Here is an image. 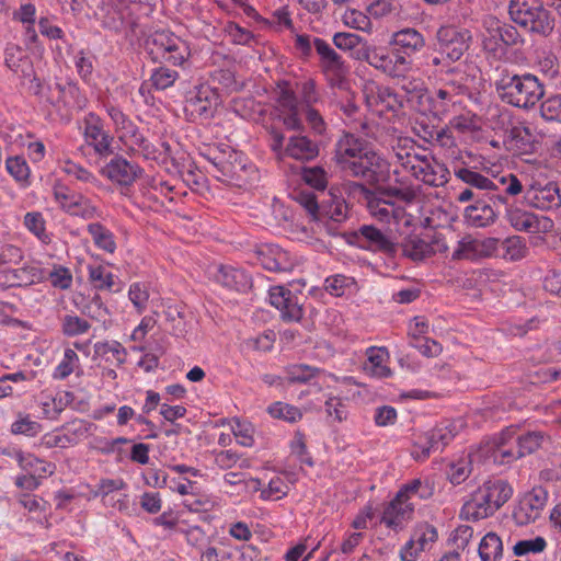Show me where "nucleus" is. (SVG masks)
Masks as SVG:
<instances>
[{"label":"nucleus","mask_w":561,"mask_h":561,"mask_svg":"<svg viewBox=\"0 0 561 561\" xmlns=\"http://www.w3.org/2000/svg\"><path fill=\"white\" fill-rule=\"evenodd\" d=\"M142 47L152 62L160 64L150 76L151 87L156 90L172 87L179 78V72L167 65L182 66L188 60L187 43L172 32L156 31L145 38Z\"/></svg>","instance_id":"1"},{"label":"nucleus","mask_w":561,"mask_h":561,"mask_svg":"<svg viewBox=\"0 0 561 561\" xmlns=\"http://www.w3.org/2000/svg\"><path fill=\"white\" fill-rule=\"evenodd\" d=\"M270 301L280 310L284 320L299 321L302 318V307L298 302V297L289 289L282 286L271 288Z\"/></svg>","instance_id":"14"},{"label":"nucleus","mask_w":561,"mask_h":561,"mask_svg":"<svg viewBox=\"0 0 561 561\" xmlns=\"http://www.w3.org/2000/svg\"><path fill=\"white\" fill-rule=\"evenodd\" d=\"M541 115L546 121L561 122V94L552 95L541 104Z\"/></svg>","instance_id":"52"},{"label":"nucleus","mask_w":561,"mask_h":561,"mask_svg":"<svg viewBox=\"0 0 561 561\" xmlns=\"http://www.w3.org/2000/svg\"><path fill=\"white\" fill-rule=\"evenodd\" d=\"M344 22L346 25L360 31H369L371 28L370 19L357 10H350L346 12L344 15Z\"/></svg>","instance_id":"59"},{"label":"nucleus","mask_w":561,"mask_h":561,"mask_svg":"<svg viewBox=\"0 0 561 561\" xmlns=\"http://www.w3.org/2000/svg\"><path fill=\"white\" fill-rule=\"evenodd\" d=\"M49 280L55 287L68 289L72 284V275L67 267L58 265L49 273Z\"/></svg>","instance_id":"58"},{"label":"nucleus","mask_w":561,"mask_h":561,"mask_svg":"<svg viewBox=\"0 0 561 561\" xmlns=\"http://www.w3.org/2000/svg\"><path fill=\"white\" fill-rule=\"evenodd\" d=\"M71 216H79L82 218L90 219L95 214V207L90 204V201L85 198L83 195L75 196V201H72L71 205H68V209L66 210Z\"/></svg>","instance_id":"49"},{"label":"nucleus","mask_w":561,"mask_h":561,"mask_svg":"<svg viewBox=\"0 0 561 561\" xmlns=\"http://www.w3.org/2000/svg\"><path fill=\"white\" fill-rule=\"evenodd\" d=\"M41 424L35 421H32L28 416L16 420L11 426V432L13 434H22L30 437L37 435L41 432Z\"/></svg>","instance_id":"57"},{"label":"nucleus","mask_w":561,"mask_h":561,"mask_svg":"<svg viewBox=\"0 0 561 561\" xmlns=\"http://www.w3.org/2000/svg\"><path fill=\"white\" fill-rule=\"evenodd\" d=\"M277 102L280 107L285 111L290 112L298 110V102L295 92L288 88V84L284 82L283 87L279 85Z\"/></svg>","instance_id":"61"},{"label":"nucleus","mask_w":561,"mask_h":561,"mask_svg":"<svg viewBox=\"0 0 561 561\" xmlns=\"http://www.w3.org/2000/svg\"><path fill=\"white\" fill-rule=\"evenodd\" d=\"M499 210L484 197L465 208V219L468 225L480 228L492 225L497 218Z\"/></svg>","instance_id":"20"},{"label":"nucleus","mask_w":561,"mask_h":561,"mask_svg":"<svg viewBox=\"0 0 561 561\" xmlns=\"http://www.w3.org/2000/svg\"><path fill=\"white\" fill-rule=\"evenodd\" d=\"M214 279L224 287L237 291H244L251 287V277L242 270L228 265H219Z\"/></svg>","instance_id":"22"},{"label":"nucleus","mask_w":561,"mask_h":561,"mask_svg":"<svg viewBox=\"0 0 561 561\" xmlns=\"http://www.w3.org/2000/svg\"><path fill=\"white\" fill-rule=\"evenodd\" d=\"M348 206L345 201H336L327 209L323 206V216H328L331 220L341 222L347 217Z\"/></svg>","instance_id":"64"},{"label":"nucleus","mask_w":561,"mask_h":561,"mask_svg":"<svg viewBox=\"0 0 561 561\" xmlns=\"http://www.w3.org/2000/svg\"><path fill=\"white\" fill-rule=\"evenodd\" d=\"M479 556L482 561H510L512 556H504L503 541L495 533H488L479 545Z\"/></svg>","instance_id":"30"},{"label":"nucleus","mask_w":561,"mask_h":561,"mask_svg":"<svg viewBox=\"0 0 561 561\" xmlns=\"http://www.w3.org/2000/svg\"><path fill=\"white\" fill-rule=\"evenodd\" d=\"M470 38L467 30H459L453 25L440 26L436 33L434 49L440 56H446V59L455 62L468 50Z\"/></svg>","instance_id":"6"},{"label":"nucleus","mask_w":561,"mask_h":561,"mask_svg":"<svg viewBox=\"0 0 561 561\" xmlns=\"http://www.w3.org/2000/svg\"><path fill=\"white\" fill-rule=\"evenodd\" d=\"M454 173L457 179L468 184L469 187L473 191H485V193L492 192V190L501 188V184H505L504 178L493 176V179H489L483 174L466 167L455 168Z\"/></svg>","instance_id":"21"},{"label":"nucleus","mask_w":561,"mask_h":561,"mask_svg":"<svg viewBox=\"0 0 561 561\" xmlns=\"http://www.w3.org/2000/svg\"><path fill=\"white\" fill-rule=\"evenodd\" d=\"M505 144L510 150L520 154L530 153L535 149V138L530 129L526 126H513L507 134Z\"/></svg>","instance_id":"27"},{"label":"nucleus","mask_w":561,"mask_h":561,"mask_svg":"<svg viewBox=\"0 0 561 561\" xmlns=\"http://www.w3.org/2000/svg\"><path fill=\"white\" fill-rule=\"evenodd\" d=\"M134 13L129 11V7L125 5L124 8L115 5V3L108 2L106 3V12L102 18V25L105 28L114 31L115 33H123L125 30V20L127 15Z\"/></svg>","instance_id":"31"},{"label":"nucleus","mask_w":561,"mask_h":561,"mask_svg":"<svg viewBox=\"0 0 561 561\" xmlns=\"http://www.w3.org/2000/svg\"><path fill=\"white\" fill-rule=\"evenodd\" d=\"M295 201L302 206L312 220H321L323 217V206H320L313 192L299 191L295 195Z\"/></svg>","instance_id":"38"},{"label":"nucleus","mask_w":561,"mask_h":561,"mask_svg":"<svg viewBox=\"0 0 561 561\" xmlns=\"http://www.w3.org/2000/svg\"><path fill=\"white\" fill-rule=\"evenodd\" d=\"M416 163L411 165V170L416 179L422 180L431 186H443L449 180V170L445 164L436 160H430L426 157L414 156Z\"/></svg>","instance_id":"11"},{"label":"nucleus","mask_w":561,"mask_h":561,"mask_svg":"<svg viewBox=\"0 0 561 561\" xmlns=\"http://www.w3.org/2000/svg\"><path fill=\"white\" fill-rule=\"evenodd\" d=\"M267 412L274 419L284 420L290 423H295L302 417V413L297 407L283 402H275L271 404L267 409Z\"/></svg>","instance_id":"43"},{"label":"nucleus","mask_w":561,"mask_h":561,"mask_svg":"<svg viewBox=\"0 0 561 561\" xmlns=\"http://www.w3.org/2000/svg\"><path fill=\"white\" fill-rule=\"evenodd\" d=\"M414 506L403 500L398 501V496L386 506L381 516V523L387 527L398 531L403 528V524L411 519Z\"/></svg>","instance_id":"19"},{"label":"nucleus","mask_w":561,"mask_h":561,"mask_svg":"<svg viewBox=\"0 0 561 561\" xmlns=\"http://www.w3.org/2000/svg\"><path fill=\"white\" fill-rule=\"evenodd\" d=\"M547 548V541L543 537L537 536L531 539H524L517 541L513 546L512 557H524L529 553H540Z\"/></svg>","instance_id":"42"},{"label":"nucleus","mask_w":561,"mask_h":561,"mask_svg":"<svg viewBox=\"0 0 561 561\" xmlns=\"http://www.w3.org/2000/svg\"><path fill=\"white\" fill-rule=\"evenodd\" d=\"M515 431L504 430L494 440L493 458L505 465L531 455L550 443V437L541 431H531L514 437Z\"/></svg>","instance_id":"3"},{"label":"nucleus","mask_w":561,"mask_h":561,"mask_svg":"<svg viewBox=\"0 0 561 561\" xmlns=\"http://www.w3.org/2000/svg\"><path fill=\"white\" fill-rule=\"evenodd\" d=\"M411 539L419 546V550H425L426 545L436 541L437 530L434 526L425 523L415 529Z\"/></svg>","instance_id":"50"},{"label":"nucleus","mask_w":561,"mask_h":561,"mask_svg":"<svg viewBox=\"0 0 561 561\" xmlns=\"http://www.w3.org/2000/svg\"><path fill=\"white\" fill-rule=\"evenodd\" d=\"M376 98L389 111H397L403 106L398 94L389 87H378Z\"/></svg>","instance_id":"53"},{"label":"nucleus","mask_w":561,"mask_h":561,"mask_svg":"<svg viewBox=\"0 0 561 561\" xmlns=\"http://www.w3.org/2000/svg\"><path fill=\"white\" fill-rule=\"evenodd\" d=\"M401 248L403 255L413 261H422L434 253L432 245L416 236L405 239Z\"/></svg>","instance_id":"35"},{"label":"nucleus","mask_w":561,"mask_h":561,"mask_svg":"<svg viewBox=\"0 0 561 561\" xmlns=\"http://www.w3.org/2000/svg\"><path fill=\"white\" fill-rule=\"evenodd\" d=\"M368 156L375 157V153L368 151L366 142L354 135L346 134L336 145V162L352 158H368Z\"/></svg>","instance_id":"24"},{"label":"nucleus","mask_w":561,"mask_h":561,"mask_svg":"<svg viewBox=\"0 0 561 561\" xmlns=\"http://www.w3.org/2000/svg\"><path fill=\"white\" fill-rule=\"evenodd\" d=\"M328 417H332L335 422H343L347 419L348 411L341 398L330 397L324 403Z\"/></svg>","instance_id":"51"},{"label":"nucleus","mask_w":561,"mask_h":561,"mask_svg":"<svg viewBox=\"0 0 561 561\" xmlns=\"http://www.w3.org/2000/svg\"><path fill=\"white\" fill-rule=\"evenodd\" d=\"M89 279L98 289L119 290L114 288V275L101 265L89 267Z\"/></svg>","instance_id":"41"},{"label":"nucleus","mask_w":561,"mask_h":561,"mask_svg":"<svg viewBox=\"0 0 561 561\" xmlns=\"http://www.w3.org/2000/svg\"><path fill=\"white\" fill-rule=\"evenodd\" d=\"M548 502V491L542 486H535L519 501L513 512V518L517 525L524 526L540 517Z\"/></svg>","instance_id":"9"},{"label":"nucleus","mask_w":561,"mask_h":561,"mask_svg":"<svg viewBox=\"0 0 561 561\" xmlns=\"http://www.w3.org/2000/svg\"><path fill=\"white\" fill-rule=\"evenodd\" d=\"M128 296L139 312L145 309L149 294L139 283H135L130 286Z\"/></svg>","instance_id":"63"},{"label":"nucleus","mask_w":561,"mask_h":561,"mask_svg":"<svg viewBox=\"0 0 561 561\" xmlns=\"http://www.w3.org/2000/svg\"><path fill=\"white\" fill-rule=\"evenodd\" d=\"M511 225L518 231L536 232L538 230L537 217L518 208L507 210Z\"/></svg>","instance_id":"36"},{"label":"nucleus","mask_w":561,"mask_h":561,"mask_svg":"<svg viewBox=\"0 0 561 561\" xmlns=\"http://www.w3.org/2000/svg\"><path fill=\"white\" fill-rule=\"evenodd\" d=\"M524 199L529 206L541 210L557 209L561 206L559 185L556 182H549L540 188L531 187L525 193Z\"/></svg>","instance_id":"15"},{"label":"nucleus","mask_w":561,"mask_h":561,"mask_svg":"<svg viewBox=\"0 0 561 561\" xmlns=\"http://www.w3.org/2000/svg\"><path fill=\"white\" fill-rule=\"evenodd\" d=\"M206 157L215 169L214 175L220 181L239 180L245 170V162L241 152L230 150L228 153L222 151Z\"/></svg>","instance_id":"10"},{"label":"nucleus","mask_w":561,"mask_h":561,"mask_svg":"<svg viewBox=\"0 0 561 561\" xmlns=\"http://www.w3.org/2000/svg\"><path fill=\"white\" fill-rule=\"evenodd\" d=\"M373 156H368V158H356V159H347L339 161L337 164L341 169L346 172L351 176L363 178L368 183H374L377 181V174L371 169L373 167Z\"/></svg>","instance_id":"28"},{"label":"nucleus","mask_w":561,"mask_h":561,"mask_svg":"<svg viewBox=\"0 0 561 561\" xmlns=\"http://www.w3.org/2000/svg\"><path fill=\"white\" fill-rule=\"evenodd\" d=\"M102 173L122 186H129L141 175L142 169L116 156L102 169Z\"/></svg>","instance_id":"13"},{"label":"nucleus","mask_w":561,"mask_h":561,"mask_svg":"<svg viewBox=\"0 0 561 561\" xmlns=\"http://www.w3.org/2000/svg\"><path fill=\"white\" fill-rule=\"evenodd\" d=\"M25 227L37 238L45 241L48 236L45 233V220L41 213H27L24 216Z\"/></svg>","instance_id":"56"},{"label":"nucleus","mask_w":561,"mask_h":561,"mask_svg":"<svg viewBox=\"0 0 561 561\" xmlns=\"http://www.w3.org/2000/svg\"><path fill=\"white\" fill-rule=\"evenodd\" d=\"M399 4L393 0H376L368 7V12L374 18H382L398 11Z\"/></svg>","instance_id":"60"},{"label":"nucleus","mask_w":561,"mask_h":561,"mask_svg":"<svg viewBox=\"0 0 561 561\" xmlns=\"http://www.w3.org/2000/svg\"><path fill=\"white\" fill-rule=\"evenodd\" d=\"M351 191L359 193L366 202L369 214L382 222H389L392 217L393 209L387 207L386 198L379 196L378 193L369 190L362 183H352Z\"/></svg>","instance_id":"17"},{"label":"nucleus","mask_w":561,"mask_h":561,"mask_svg":"<svg viewBox=\"0 0 561 561\" xmlns=\"http://www.w3.org/2000/svg\"><path fill=\"white\" fill-rule=\"evenodd\" d=\"M90 323L78 316H65L62 319V332L68 336H76L88 332Z\"/></svg>","instance_id":"48"},{"label":"nucleus","mask_w":561,"mask_h":561,"mask_svg":"<svg viewBox=\"0 0 561 561\" xmlns=\"http://www.w3.org/2000/svg\"><path fill=\"white\" fill-rule=\"evenodd\" d=\"M219 96L209 85L202 84L190 91L185 99L184 111L191 121L207 119L213 116Z\"/></svg>","instance_id":"8"},{"label":"nucleus","mask_w":561,"mask_h":561,"mask_svg":"<svg viewBox=\"0 0 561 561\" xmlns=\"http://www.w3.org/2000/svg\"><path fill=\"white\" fill-rule=\"evenodd\" d=\"M302 179L311 187L323 191L327 187V172L321 167L302 169Z\"/></svg>","instance_id":"46"},{"label":"nucleus","mask_w":561,"mask_h":561,"mask_svg":"<svg viewBox=\"0 0 561 561\" xmlns=\"http://www.w3.org/2000/svg\"><path fill=\"white\" fill-rule=\"evenodd\" d=\"M454 437L455 432L447 426L434 428L419 437L415 447L420 448L421 451L414 450L412 451V456L416 460L426 459L432 451L443 450Z\"/></svg>","instance_id":"12"},{"label":"nucleus","mask_w":561,"mask_h":561,"mask_svg":"<svg viewBox=\"0 0 561 561\" xmlns=\"http://www.w3.org/2000/svg\"><path fill=\"white\" fill-rule=\"evenodd\" d=\"M85 138L89 145L93 146L94 150L101 156H108L113 153L111 144L113 138L110 137L96 124H88L85 127Z\"/></svg>","instance_id":"33"},{"label":"nucleus","mask_w":561,"mask_h":561,"mask_svg":"<svg viewBox=\"0 0 561 561\" xmlns=\"http://www.w3.org/2000/svg\"><path fill=\"white\" fill-rule=\"evenodd\" d=\"M352 238L354 240L350 242L360 249L379 252L388 257H394L398 252V243L373 225H363L352 233Z\"/></svg>","instance_id":"7"},{"label":"nucleus","mask_w":561,"mask_h":561,"mask_svg":"<svg viewBox=\"0 0 561 561\" xmlns=\"http://www.w3.org/2000/svg\"><path fill=\"white\" fill-rule=\"evenodd\" d=\"M490 497L485 496L483 486H480L467 501L460 511V516L468 520H480L492 516L489 513Z\"/></svg>","instance_id":"25"},{"label":"nucleus","mask_w":561,"mask_h":561,"mask_svg":"<svg viewBox=\"0 0 561 561\" xmlns=\"http://www.w3.org/2000/svg\"><path fill=\"white\" fill-rule=\"evenodd\" d=\"M528 252L526 240L519 236H512L502 240L499 255L506 261L516 262L525 259Z\"/></svg>","instance_id":"32"},{"label":"nucleus","mask_w":561,"mask_h":561,"mask_svg":"<svg viewBox=\"0 0 561 561\" xmlns=\"http://www.w3.org/2000/svg\"><path fill=\"white\" fill-rule=\"evenodd\" d=\"M493 32H495L497 35H501V43L505 47L523 46L525 43L524 37L519 34L517 28L511 24H501L499 21H496Z\"/></svg>","instance_id":"40"},{"label":"nucleus","mask_w":561,"mask_h":561,"mask_svg":"<svg viewBox=\"0 0 561 561\" xmlns=\"http://www.w3.org/2000/svg\"><path fill=\"white\" fill-rule=\"evenodd\" d=\"M511 20L531 35L549 36L554 28V18L541 0H510Z\"/></svg>","instance_id":"4"},{"label":"nucleus","mask_w":561,"mask_h":561,"mask_svg":"<svg viewBox=\"0 0 561 561\" xmlns=\"http://www.w3.org/2000/svg\"><path fill=\"white\" fill-rule=\"evenodd\" d=\"M88 232L91 234L95 245L110 253L116 249L113 233L100 222H92L88 225Z\"/></svg>","instance_id":"37"},{"label":"nucleus","mask_w":561,"mask_h":561,"mask_svg":"<svg viewBox=\"0 0 561 561\" xmlns=\"http://www.w3.org/2000/svg\"><path fill=\"white\" fill-rule=\"evenodd\" d=\"M5 65L22 77H30L33 73L31 60L28 57L24 56L22 50L16 46L5 49Z\"/></svg>","instance_id":"34"},{"label":"nucleus","mask_w":561,"mask_h":561,"mask_svg":"<svg viewBox=\"0 0 561 561\" xmlns=\"http://www.w3.org/2000/svg\"><path fill=\"white\" fill-rule=\"evenodd\" d=\"M483 492L490 497L489 513L492 515L500 510L513 494L512 486L504 480L488 481L483 483Z\"/></svg>","instance_id":"26"},{"label":"nucleus","mask_w":561,"mask_h":561,"mask_svg":"<svg viewBox=\"0 0 561 561\" xmlns=\"http://www.w3.org/2000/svg\"><path fill=\"white\" fill-rule=\"evenodd\" d=\"M284 154L296 160L310 161L319 154V147L307 136L296 135L288 139Z\"/></svg>","instance_id":"23"},{"label":"nucleus","mask_w":561,"mask_h":561,"mask_svg":"<svg viewBox=\"0 0 561 561\" xmlns=\"http://www.w3.org/2000/svg\"><path fill=\"white\" fill-rule=\"evenodd\" d=\"M501 178H504L505 184H501V188L499 190L483 193V197L490 202L493 208L499 210V207L503 206L507 211L511 210V208H508V197L522 193L523 184L513 173L502 175Z\"/></svg>","instance_id":"18"},{"label":"nucleus","mask_w":561,"mask_h":561,"mask_svg":"<svg viewBox=\"0 0 561 561\" xmlns=\"http://www.w3.org/2000/svg\"><path fill=\"white\" fill-rule=\"evenodd\" d=\"M411 342L410 344L417 348L424 356L435 357L440 354L442 346L435 340L417 336L415 333H410Z\"/></svg>","instance_id":"45"},{"label":"nucleus","mask_w":561,"mask_h":561,"mask_svg":"<svg viewBox=\"0 0 561 561\" xmlns=\"http://www.w3.org/2000/svg\"><path fill=\"white\" fill-rule=\"evenodd\" d=\"M94 352L99 356L111 355L117 365H122L126 360V350L116 341L96 343L94 345Z\"/></svg>","instance_id":"44"},{"label":"nucleus","mask_w":561,"mask_h":561,"mask_svg":"<svg viewBox=\"0 0 561 561\" xmlns=\"http://www.w3.org/2000/svg\"><path fill=\"white\" fill-rule=\"evenodd\" d=\"M256 262L271 272H289L294 264L288 252L277 245H264L254 251Z\"/></svg>","instance_id":"16"},{"label":"nucleus","mask_w":561,"mask_h":561,"mask_svg":"<svg viewBox=\"0 0 561 561\" xmlns=\"http://www.w3.org/2000/svg\"><path fill=\"white\" fill-rule=\"evenodd\" d=\"M313 47L319 56V67L332 88H343L348 67L342 56L324 39L314 37Z\"/></svg>","instance_id":"5"},{"label":"nucleus","mask_w":561,"mask_h":561,"mask_svg":"<svg viewBox=\"0 0 561 561\" xmlns=\"http://www.w3.org/2000/svg\"><path fill=\"white\" fill-rule=\"evenodd\" d=\"M392 44L399 46L402 53L410 56L420 51L425 46L423 35L415 28H403L392 35Z\"/></svg>","instance_id":"29"},{"label":"nucleus","mask_w":561,"mask_h":561,"mask_svg":"<svg viewBox=\"0 0 561 561\" xmlns=\"http://www.w3.org/2000/svg\"><path fill=\"white\" fill-rule=\"evenodd\" d=\"M7 171L16 180V181H26L30 176V168L23 157L15 156L9 157L5 161Z\"/></svg>","instance_id":"47"},{"label":"nucleus","mask_w":561,"mask_h":561,"mask_svg":"<svg viewBox=\"0 0 561 561\" xmlns=\"http://www.w3.org/2000/svg\"><path fill=\"white\" fill-rule=\"evenodd\" d=\"M501 100L523 108L535 106L545 95L543 84L531 73L515 75L503 70L495 82Z\"/></svg>","instance_id":"2"},{"label":"nucleus","mask_w":561,"mask_h":561,"mask_svg":"<svg viewBox=\"0 0 561 561\" xmlns=\"http://www.w3.org/2000/svg\"><path fill=\"white\" fill-rule=\"evenodd\" d=\"M360 36L355 33H348V32H339L335 33L333 36V44L336 48L350 51V55L352 51L360 45Z\"/></svg>","instance_id":"54"},{"label":"nucleus","mask_w":561,"mask_h":561,"mask_svg":"<svg viewBox=\"0 0 561 561\" xmlns=\"http://www.w3.org/2000/svg\"><path fill=\"white\" fill-rule=\"evenodd\" d=\"M320 373V369L306 364L293 365L286 368L288 383H307Z\"/></svg>","instance_id":"39"},{"label":"nucleus","mask_w":561,"mask_h":561,"mask_svg":"<svg viewBox=\"0 0 561 561\" xmlns=\"http://www.w3.org/2000/svg\"><path fill=\"white\" fill-rule=\"evenodd\" d=\"M22 257L20 248L13 244H0V265L18 264Z\"/></svg>","instance_id":"62"},{"label":"nucleus","mask_w":561,"mask_h":561,"mask_svg":"<svg viewBox=\"0 0 561 561\" xmlns=\"http://www.w3.org/2000/svg\"><path fill=\"white\" fill-rule=\"evenodd\" d=\"M78 362L77 353L71 348H66L64 353V359L56 367L54 378L65 379L73 371L75 363Z\"/></svg>","instance_id":"55"}]
</instances>
